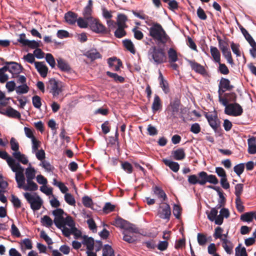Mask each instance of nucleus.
I'll list each match as a JSON object with an SVG mask.
<instances>
[{
    "mask_svg": "<svg viewBox=\"0 0 256 256\" xmlns=\"http://www.w3.org/2000/svg\"><path fill=\"white\" fill-rule=\"evenodd\" d=\"M25 198L30 204L34 211L39 210L43 204L42 200L36 193L26 192L24 194Z\"/></svg>",
    "mask_w": 256,
    "mask_h": 256,
    "instance_id": "nucleus-5",
    "label": "nucleus"
},
{
    "mask_svg": "<svg viewBox=\"0 0 256 256\" xmlns=\"http://www.w3.org/2000/svg\"><path fill=\"white\" fill-rule=\"evenodd\" d=\"M198 184L201 186L204 185L206 182L213 184H216L218 183V179L216 176L208 174L205 172H200L198 174Z\"/></svg>",
    "mask_w": 256,
    "mask_h": 256,
    "instance_id": "nucleus-6",
    "label": "nucleus"
},
{
    "mask_svg": "<svg viewBox=\"0 0 256 256\" xmlns=\"http://www.w3.org/2000/svg\"><path fill=\"white\" fill-rule=\"evenodd\" d=\"M108 63L109 66L115 71H118L122 66L120 60L114 57L109 58L108 60Z\"/></svg>",
    "mask_w": 256,
    "mask_h": 256,
    "instance_id": "nucleus-17",
    "label": "nucleus"
},
{
    "mask_svg": "<svg viewBox=\"0 0 256 256\" xmlns=\"http://www.w3.org/2000/svg\"><path fill=\"white\" fill-rule=\"evenodd\" d=\"M32 104L34 108H40L42 106L41 98L38 96H34L32 98Z\"/></svg>",
    "mask_w": 256,
    "mask_h": 256,
    "instance_id": "nucleus-50",
    "label": "nucleus"
},
{
    "mask_svg": "<svg viewBox=\"0 0 256 256\" xmlns=\"http://www.w3.org/2000/svg\"><path fill=\"white\" fill-rule=\"evenodd\" d=\"M32 141V152L34 154L38 150V148L40 146L41 142L36 138L31 140Z\"/></svg>",
    "mask_w": 256,
    "mask_h": 256,
    "instance_id": "nucleus-41",
    "label": "nucleus"
},
{
    "mask_svg": "<svg viewBox=\"0 0 256 256\" xmlns=\"http://www.w3.org/2000/svg\"><path fill=\"white\" fill-rule=\"evenodd\" d=\"M220 88H223L224 90H231L234 86L230 84V81L225 78H222L220 80Z\"/></svg>",
    "mask_w": 256,
    "mask_h": 256,
    "instance_id": "nucleus-33",
    "label": "nucleus"
},
{
    "mask_svg": "<svg viewBox=\"0 0 256 256\" xmlns=\"http://www.w3.org/2000/svg\"><path fill=\"white\" fill-rule=\"evenodd\" d=\"M153 192L158 198L162 199V201H164L167 198L166 193L160 188L155 186L153 188Z\"/></svg>",
    "mask_w": 256,
    "mask_h": 256,
    "instance_id": "nucleus-25",
    "label": "nucleus"
},
{
    "mask_svg": "<svg viewBox=\"0 0 256 256\" xmlns=\"http://www.w3.org/2000/svg\"><path fill=\"white\" fill-rule=\"evenodd\" d=\"M58 66L62 71L68 72L70 69L68 64L62 58H58L57 59Z\"/></svg>",
    "mask_w": 256,
    "mask_h": 256,
    "instance_id": "nucleus-30",
    "label": "nucleus"
},
{
    "mask_svg": "<svg viewBox=\"0 0 256 256\" xmlns=\"http://www.w3.org/2000/svg\"><path fill=\"white\" fill-rule=\"evenodd\" d=\"M150 35L156 40L162 44L168 40V36L162 26L158 24H152L148 29Z\"/></svg>",
    "mask_w": 256,
    "mask_h": 256,
    "instance_id": "nucleus-4",
    "label": "nucleus"
},
{
    "mask_svg": "<svg viewBox=\"0 0 256 256\" xmlns=\"http://www.w3.org/2000/svg\"><path fill=\"white\" fill-rule=\"evenodd\" d=\"M112 224L118 228L124 229V230H130L133 232H138V229L133 224L120 218H116Z\"/></svg>",
    "mask_w": 256,
    "mask_h": 256,
    "instance_id": "nucleus-8",
    "label": "nucleus"
},
{
    "mask_svg": "<svg viewBox=\"0 0 256 256\" xmlns=\"http://www.w3.org/2000/svg\"><path fill=\"white\" fill-rule=\"evenodd\" d=\"M45 58L46 62L49 64V65L52 67V68H54L55 67V60L53 56L51 54H46Z\"/></svg>",
    "mask_w": 256,
    "mask_h": 256,
    "instance_id": "nucleus-48",
    "label": "nucleus"
},
{
    "mask_svg": "<svg viewBox=\"0 0 256 256\" xmlns=\"http://www.w3.org/2000/svg\"><path fill=\"white\" fill-rule=\"evenodd\" d=\"M21 245L22 246H24L28 250H30L32 248V242L28 238H25L21 242Z\"/></svg>",
    "mask_w": 256,
    "mask_h": 256,
    "instance_id": "nucleus-63",
    "label": "nucleus"
},
{
    "mask_svg": "<svg viewBox=\"0 0 256 256\" xmlns=\"http://www.w3.org/2000/svg\"><path fill=\"white\" fill-rule=\"evenodd\" d=\"M210 50L212 56L216 62L220 63V54L218 49L214 46H211Z\"/></svg>",
    "mask_w": 256,
    "mask_h": 256,
    "instance_id": "nucleus-29",
    "label": "nucleus"
},
{
    "mask_svg": "<svg viewBox=\"0 0 256 256\" xmlns=\"http://www.w3.org/2000/svg\"><path fill=\"white\" fill-rule=\"evenodd\" d=\"M115 206L110 202H106L102 210L106 214L110 213L114 210Z\"/></svg>",
    "mask_w": 256,
    "mask_h": 256,
    "instance_id": "nucleus-55",
    "label": "nucleus"
},
{
    "mask_svg": "<svg viewBox=\"0 0 256 256\" xmlns=\"http://www.w3.org/2000/svg\"><path fill=\"white\" fill-rule=\"evenodd\" d=\"M35 68L42 78L47 76L48 68L44 62H34Z\"/></svg>",
    "mask_w": 256,
    "mask_h": 256,
    "instance_id": "nucleus-16",
    "label": "nucleus"
},
{
    "mask_svg": "<svg viewBox=\"0 0 256 256\" xmlns=\"http://www.w3.org/2000/svg\"><path fill=\"white\" fill-rule=\"evenodd\" d=\"M29 90L28 86L26 84H24L16 87V92L18 94H24L27 93Z\"/></svg>",
    "mask_w": 256,
    "mask_h": 256,
    "instance_id": "nucleus-38",
    "label": "nucleus"
},
{
    "mask_svg": "<svg viewBox=\"0 0 256 256\" xmlns=\"http://www.w3.org/2000/svg\"><path fill=\"white\" fill-rule=\"evenodd\" d=\"M51 84L50 92L54 96H57L62 92L61 88L58 86V82L54 80H50Z\"/></svg>",
    "mask_w": 256,
    "mask_h": 256,
    "instance_id": "nucleus-21",
    "label": "nucleus"
},
{
    "mask_svg": "<svg viewBox=\"0 0 256 256\" xmlns=\"http://www.w3.org/2000/svg\"><path fill=\"white\" fill-rule=\"evenodd\" d=\"M188 62L192 69L196 72L204 76H206L208 75V74L204 66L200 64L194 60H188Z\"/></svg>",
    "mask_w": 256,
    "mask_h": 256,
    "instance_id": "nucleus-13",
    "label": "nucleus"
},
{
    "mask_svg": "<svg viewBox=\"0 0 256 256\" xmlns=\"http://www.w3.org/2000/svg\"><path fill=\"white\" fill-rule=\"evenodd\" d=\"M86 56L92 60H94L101 58L100 54L96 50H91L86 53Z\"/></svg>",
    "mask_w": 256,
    "mask_h": 256,
    "instance_id": "nucleus-40",
    "label": "nucleus"
},
{
    "mask_svg": "<svg viewBox=\"0 0 256 256\" xmlns=\"http://www.w3.org/2000/svg\"><path fill=\"white\" fill-rule=\"evenodd\" d=\"M223 230L220 227H217L215 229V232L214 234V236L215 238H220L221 240L222 239L224 238H223V235L222 234V232Z\"/></svg>",
    "mask_w": 256,
    "mask_h": 256,
    "instance_id": "nucleus-61",
    "label": "nucleus"
},
{
    "mask_svg": "<svg viewBox=\"0 0 256 256\" xmlns=\"http://www.w3.org/2000/svg\"><path fill=\"white\" fill-rule=\"evenodd\" d=\"M148 56L150 61L156 64H162L166 60V56L164 49L156 46L148 50Z\"/></svg>",
    "mask_w": 256,
    "mask_h": 256,
    "instance_id": "nucleus-3",
    "label": "nucleus"
},
{
    "mask_svg": "<svg viewBox=\"0 0 256 256\" xmlns=\"http://www.w3.org/2000/svg\"><path fill=\"white\" fill-rule=\"evenodd\" d=\"M24 168L20 166L15 172L16 180L18 184V187L22 188L26 191H36L38 189V186L33 181V180H26L24 174Z\"/></svg>",
    "mask_w": 256,
    "mask_h": 256,
    "instance_id": "nucleus-2",
    "label": "nucleus"
},
{
    "mask_svg": "<svg viewBox=\"0 0 256 256\" xmlns=\"http://www.w3.org/2000/svg\"><path fill=\"white\" fill-rule=\"evenodd\" d=\"M126 20V17H118L116 26H118L119 28H124L126 26L125 22Z\"/></svg>",
    "mask_w": 256,
    "mask_h": 256,
    "instance_id": "nucleus-58",
    "label": "nucleus"
},
{
    "mask_svg": "<svg viewBox=\"0 0 256 256\" xmlns=\"http://www.w3.org/2000/svg\"><path fill=\"white\" fill-rule=\"evenodd\" d=\"M198 244L200 246H204L206 244L208 239L206 235L201 233H198L197 235Z\"/></svg>",
    "mask_w": 256,
    "mask_h": 256,
    "instance_id": "nucleus-42",
    "label": "nucleus"
},
{
    "mask_svg": "<svg viewBox=\"0 0 256 256\" xmlns=\"http://www.w3.org/2000/svg\"><path fill=\"white\" fill-rule=\"evenodd\" d=\"M222 55L224 56L226 58V59L227 60V62L231 64H234L231 52L230 51V50H228L226 51H224L222 52Z\"/></svg>",
    "mask_w": 256,
    "mask_h": 256,
    "instance_id": "nucleus-59",
    "label": "nucleus"
},
{
    "mask_svg": "<svg viewBox=\"0 0 256 256\" xmlns=\"http://www.w3.org/2000/svg\"><path fill=\"white\" fill-rule=\"evenodd\" d=\"M39 166L42 167L48 172H52L54 169V166L45 160L40 162Z\"/></svg>",
    "mask_w": 256,
    "mask_h": 256,
    "instance_id": "nucleus-46",
    "label": "nucleus"
},
{
    "mask_svg": "<svg viewBox=\"0 0 256 256\" xmlns=\"http://www.w3.org/2000/svg\"><path fill=\"white\" fill-rule=\"evenodd\" d=\"M242 32L245 37L246 39L248 42L250 44H254V42H255L252 36L249 34L248 32L244 29V28H242L241 29Z\"/></svg>",
    "mask_w": 256,
    "mask_h": 256,
    "instance_id": "nucleus-56",
    "label": "nucleus"
},
{
    "mask_svg": "<svg viewBox=\"0 0 256 256\" xmlns=\"http://www.w3.org/2000/svg\"><path fill=\"white\" fill-rule=\"evenodd\" d=\"M248 152L250 154L256 153V140L254 137L248 139Z\"/></svg>",
    "mask_w": 256,
    "mask_h": 256,
    "instance_id": "nucleus-26",
    "label": "nucleus"
},
{
    "mask_svg": "<svg viewBox=\"0 0 256 256\" xmlns=\"http://www.w3.org/2000/svg\"><path fill=\"white\" fill-rule=\"evenodd\" d=\"M65 201L70 205L74 206L76 203V200L74 196L69 193H66L64 195Z\"/></svg>",
    "mask_w": 256,
    "mask_h": 256,
    "instance_id": "nucleus-54",
    "label": "nucleus"
},
{
    "mask_svg": "<svg viewBox=\"0 0 256 256\" xmlns=\"http://www.w3.org/2000/svg\"><path fill=\"white\" fill-rule=\"evenodd\" d=\"M7 64H10V72L13 75V78H14V75H18L22 72V67L18 63L10 62V63H7Z\"/></svg>",
    "mask_w": 256,
    "mask_h": 256,
    "instance_id": "nucleus-15",
    "label": "nucleus"
},
{
    "mask_svg": "<svg viewBox=\"0 0 256 256\" xmlns=\"http://www.w3.org/2000/svg\"><path fill=\"white\" fill-rule=\"evenodd\" d=\"M209 124L214 130H216L220 126V121L216 114L206 113L205 114Z\"/></svg>",
    "mask_w": 256,
    "mask_h": 256,
    "instance_id": "nucleus-14",
    "label": "nucleus"
},
{
    "mask_svg": "<svg viewBox=\"0 0 256 256\" xmlns=\"http://www.w3.org/2000/svg\"><path fill=\"white\" fill-rule=\"evenodd\" d=\"M89 26L90 29L96 33H102L105 32L104 26L94 17H88Z\"/></svg>",
    "mask_w": 256,
    "mask_h": 256,
    "instance_id": "nucleus-12",
    "label": "nucleus"
},
{
    "mask_svg": "<svg viewBox=\"0 0 256 256\" xmlns=\"http://www.w3.org/2000/svg\"><path fill=\"white\" fill-rule=\"evenodd\" d=\"M230 216V212L228 208H222L220 210V214L217 216L215 224L218 225H221L224 220V218H228Z\"/></svg>",
    "mask_w": 256,
    "mask_h": 256,
    "instance_id": "nucleus-19",
    "label": "nucleus"
},
{
    "mask_svg": "<svg viewBox=\"0 0 256 256\" xmlns=\"http://www.w3.org/2000/svg\"><path fill=\"white\" fill-rule=\"evenodd\" d=\"M0 158L6 161L8 164L13 172H16L21 165L11 157L6 151L0 150Z\"/></svg>",
    "mask_w": 256,
    "mask_h": 256,
    "instance_id": "nucleus-10",
    "label": "nucleus"
},
{
    "mask_svg": "<svg viewBox=\"0 0 256 256\" xmlns=\"http://www.w3.org/2000/svg\"><path fill=\"white\" fill-rule=\"evenodd\" d=\"M218 46L222 52L230 50L228 44L226 42L222 40L220 38H218Z\"/></svg>",
    "mask_w": 256,
    "mask_h": 256,
    "instance_id": "nucleus-49",
    "label": "nucleus"
},
{
    "mask_svg": "<svg viewBox=\"0 0 256 256\" xmlns=\"http://www.w3.org/2000/svg\"><path fill=\"white\" fill-rule=\"evenodd\" d=\"M244 185L242 184H238L235 186V192L234 194L236 196V198H240L243 191Z\"/></svg>",
    "mask_w": 256,
    "mask_h": 256,
    "instance_id": "nucleus-52",
    "label": "nucleus"
},
{
    "mask_svg": "<svg viewBox=\"0 0 256 256\" xmlns=\"http://www.w3.org/2000/svg\"><path fill=\"white\" fill-rule=\"evenodd\" d=\"M52 214L54 216V220L46 215L41 218L40 222L43 226L50 228L54 223L66 237H69L77 231L72 218L65 213L62 209L56 208L52 211Z\"/></svg>",
    "mask_w": 256,
    "mask_h": 256,
    "instance_id": "nucleus-1",
    "label": "nucleus"
},
{
    "mask_svg": "<svg viewBox=\"0 0 256 256\" xmlns=\"http://www.w3.org/2000/svg\"><path fill=\"white\" fill-rule=\"evenodd\" d=\"M162 108L160 99L158 95L155 94L152 108L153 112H156Z\"/></svg>",
    "mask_w": 256,
    "mask_h": 256,
    "instance_id": "nucleus-31",
    "label": "nucleus"
},
{
    "mask_svg": "<svg viewBox=\"0 0 256 256\" xmlns=\"http://www.w3.org/2000/svg\"><path fill=\"white\" fill-rule=\"evenodd\" d=\"M92 1L89 0L83 11L84 16H91L92 14Z\"/></svg>",
    "mask_w": 256,
    "mask_h": 256,
    "instance_id": "nucleus-39",
    "label": "nucleus"
},
{
    "mask_svg": "<svg viewBox=\"0 0 256 256\" xmlns=\"http://www.w3.org/2000/svg\"><path fill=\"white\" fill-rule=\"evenodd\" d=\"M36 170L35 169L31 166H30L26 169V180H34L36 177Z\"/></svg>",
    "mask_w": 256,
    "mask_h": 256,
    "instance_id": "nucleus-32",
    "label": "nucleus"
},
{
    "mask_svg": "<svg viewBox=\"0 0 256 256\" xmlns=\"http://www.w3.org/2000/svg\"><path fill=\"white\" fill-rule=\"evenodd\" d=\"M244 164L241 163L235 166L234 168V172L236 174L240 176L244 172Z\"/></svg>",
    "mask_w": 256,
    "mask_h": 256,
    "instance_id": "nucleus-51",
    "label": "nucleus"
},
{
    "mask_svg": "<svg viewBox=\"0 0 256 256\" xmlns=\"http://www.w3.org/2000/svg\"><path fill=\"white\" fill-rule=\"evenodd\" d=\"M180 104V102L177 98L170 102V104L168 106L166 109L168 118L172 120L176 118V115L179 112Z\"/></svg>",
    "mask_w": 256,
    "mask_h": 256,
    "instance_id": "nucleus-7",
    "label": "nucleus"
},
{
    "mask_svg": "<svg viewBox=\"0 0 256 256\" xmlns=\"http://www.w3.org/2000/svg\"><path fill=\"white\" fill-rule=\"evenodd\" d=\"M168 54L170 63L175 62L178 60L177 52L174 48H170L168 52Z\"/></svg>",
    "mask_w": 256,
    "mask_h": 256,
    "instance_id": "nucleus-34",
    "label": "nucleus"
},
{
    "mask_svg": "<svg viewBox=\"0 0 256 256\" xmlns=\"http://www.w3.org/2000/svg\"><path fill=\"white\" fill-rule=\"evenodd\" d=\"M171 215V210L168 204L162 202L159 206L158 216L162 219L169 220Z\"/></svg>",
    "mask_w": 256,
    "mask_h": 256,
    "instance_id": "nucleus-11",
    "label": "nucleus"
},
{
    "mask_svg": "<svg viewBox=\"0 0 256 256\" xmlns=\"http://www.w3.org/2000/svg\"><path fill=\"white\" fill-rule=\"evenodd\" d=\"M208 219L211 222H216L217 218L218 211L216 208H212L210 212H206Z\"/></svg>",
    "mask_w": 256,
    "mask_h": 256,
    "instance_id": "nucleus-37",
    "label": "nucleus"
},
{
    "mask_svg": "<svg viewBox=\"0 0 256 256\" xmlns=\"http://www.w3.org/2000/svg\"><path fill=\"white\" fill-rule=\"evenodd\" d=\"M102 256H114V250L108 244H105L102 248Z\"/></svg>",
    "mask_w": 256,
    "mask_h": 256,
    "instance_id": "nucleus-35",
    "label": "nucleus"
},
{
    "mask_svg": "<svg viewBox=\"0 0 256 256\" xmlns=\"http://www.w3.org/2000/svg\"><path fill=\"white\" fill-rule=\"evenodd\" d=\"M10 143L12 150L14 151V152H20L19 144L15 138H12Z\"/></svg>",
    "mask_w": 256,
    "mask_h": 256,
    "instance_id": "nucleus-44",
    "label": "nucleus"
},
{
    "mask_svg": "<svg viewBox=\"0 0 256 256\" xmlns=\"http://www.w3.org/2000/svg\"><path fill=\"white\" fill-rule=\"evenodd\" d=\"M243 109L238 103L230 104L226 108H225L224 113L228 116H238L242 114Z\"/></svg>",
    "mask_w": 256,
    "mask_h": 256,
    "instance_id": "nucleus-9",
    "label": "nucleus"
},
{
    "mask_svg": "<svg viewBox=\"0 0 256 256\" xmlns=\"http://www.w3.org/2000/svg\"><path fill=\"white\" fill-rule=\"evenodd\" d=\"M86 18L84 19L81 17H79V18L76 20L78 25L81 28H86L88 26H89V22H88V17H86Z\"/></svg>",
    "mask_w": 256,
    "mask_h": 256,
    "instance_id": "nucleus-45",
    "label": "nucleus"
},
{
    "mask_svg": "<svg viewBox=\"0 0 256 256\" xmlns=\"http://www.w3.org/2000/svg\"><path fill=\"white\" fill-rule=\"evenodd\" d=\"M137 233L128 230H124L122 232L123 240L128 243H132L136 240L137 238L135 234Z\"/></svg>",
    "mask_w": 256,
    "mask_h": 256,
    "instance_id": "nucleus-18",
    "label": "nucleus"
},
{
    "mask_svg": "<svg viewBox=\"0 0 256 256\" xmlns=\"http://www.w3.org/2000/svg\"><path fill=\"white\" fill-rule=\"evenodd\" d=\"M200 126L198 123H194L192 124L190 130L194 134H198L200 132Z\"/></svg>",
    "mask_w": 256,
    "mask_h": 256,
    "instance_id": "nucleus-64",
    "label": "nucleus"
},
{
    "mask_svg": "<svg viewBox=\"0 0 256 256\" xmlns=\"http://www.w3.org/2000/svg\"><path fill=\"white\" fill-rule=\"evenodd\" d=\"M240 246H238L236 248V255L235 256H248L246 249L244 247L240 248Z\"/></svg>",
    "mask_w": 256,
    "mask_h": 256,
    "instance_id": "nucleus-53",
    "label": "nucleus"
},
{
    "mask_svg": "<svg viewBox=\"0 0 256 256\" xmlns=\"http://www.w3.org/2000/svg\"><path fill=\"white\" fill-rule=\"evenodd\" d=\"M0 113L9 117L20 118V113L12 108H8L5 112H0Z\"/></svg>",
    "mask_w": 256,
    "mask_h": 256,
    "instance_id": "nucleus-28",
    "label": "nucleus"
},
{
    "mask_svg": "<svg viewBox=\"0 0 256 256\" xmlns=\"http://www.w3.org/2000/svg\"><path fill=\"white\" fill-rule=\"evenodd\" d=\"M122 169L128 174H130L132 172V166L131 164L127 162L122 163Z\"/></svg>",
    "mask_w": 256,
    "mask_h": 256,
    "instance_id": "nucleus-60",
    "label": "nucleus"
},
{
    "mask_svg": "<svg viewBox=\"0 0 256 256\" xmlns=\"http://www.w3.org/2000/svg\"><path fill=\"white\" fill-rule=\"evenodd\" d=\"M82 203L87 208H91L92 205V201L88 196H84L82 198Z\"/></svg>",
    "mask_w": 256,
    "mask_h": 256,
    "instance_id": "nucleus-62",
    "label": "nucleus"
},
{
    "mask_svg": "<svg viewBox=\"0 0 256 256\" xmlns=\"http://www.w3.org/2000/svg\"><path fill=\"white\" fill-rule=\"evenodd\" d=\"M254 212H246L240 216V220L245 222H251L254 219Z\"/></svg>",
    "mask_w": 256,
    "mask_h": 256,
    "instance_id": "nucleus-36",
    "label": "nucleus"
},
{
    "mask_svg": "<svg viewBox=\"0 0 256 256\" xmlns=\"http://www.w3.org/2000/svg\"><path fill=\"white\" fill-rule=\"evenodd\" d=\"M174 159L178 160H184L186 157L184 150L182 148H178L172 152Z\"/></svg>",
    "mask_w": 256,
    "mask_h": 256,
    "instance_id": "nucleus-23",
    "label": "nucleus"
},
{
    "mask_svg": "<svg viewBox=\"0 0 256 256\" xmlns=\"http://www.w3.org/2000/svg\"><path fill=\"white\" fill-rule=\"evenodd\" d=\"M123 44L124 46L132 54L135 52L134 46L131 40H124Z\"/></svg>",
    "mask_w": 256,
    "mask_h": 256,
    "instance_id": "nucleus-43",
    "label": "nucleus"
},
{
    "mask_svg": "<svg viewBox=\"0 0 256 256\" xmlns=\"http://www.w3.org/2000/svg\"><path fill=\"white\" fill-rule=\"evenodd\" d=\"M12 156L19 162H22L24 164H26L28 162V159L26 155L22 154L20 152H14L12 153Z\"/></svg>",
    "mask_w": 256,
    "mask_h": 256,
    "instance_id": "nucleus-27",
    "label": "nucleus"
},
{
    "mask_svg": "<svg viewBox=\"0 0 256 256\" xmlns=\"http://www.w3.org/2000/svg\"><path fill=\"white\" fill-rule=\"evenodd\" d=\"M82 244L86 246V251H92L94 248V240L91 237L87 236H82Z\"/></svg>",
    "mask_w": 256,
    "mask_h": 256,
    "instance_id": "nucleus-20",
    "label": "nucleus"
},
{
    "mask_svg": "<svg viewBox=\"0 0 256 256\" xmlns=\"http://www.w3.org/2000/svg\"><path fill=\"white\" fill-rule=\"evenodd\" d=\"M222 246L228 254H231L232 252L233 244L228 240L224 238L222 239Z\"/></svg>",
    "mask_w": 256,
    "mask_h": 256,
    "instance_id": "nucleus-22",
    "label": "nucleus"
},
{
    "mask_svg": "<svg viewBox=\"0 0 256 256\" xmlns=\"http://www.w3.org/2000/svg\"><path fill=\"white\" fill-rule=\"evenodd\" d=\"M34 154H36V158L40 160V162L44 160L46 158V154L42 149L38 150L36 152H34Z\"/></svg>",
    "mask_w": 256,
    "mask_h": 256,
    "instance_id": "nucleus-57",
    "label": "nucleus"
},
{
    "mask_svg": "<svg viewBox=\"0 0 256 256\" xmlns=\"http://www.w3.org/2000/svg\"><path fill=\"white\" fill-rule=\"evenodd\" d=\"M106 74L110 78H112L116 82H122L124 80V77L119 76L118 74L115 73L111 72H107Z\"/></svg>",
    "mask_w": 256,
    "mask_h": 256,
    "instance_id": "nucleus-47",
    "label": "nucleus"
},
{
    "mask_svg": "<svg viewBox=\"0 0 256 256\" xmlns=\"http://www.w3.org/2000/svg\"><path fill=\"white\" fill-rule=\"evenodd\" d=\"M164 164L168 166L174 172H176L180 169V165L177 162H173L169 160L164 159L163 160Z\"/></svg>",
    "mask_w": 256,
    "mask_h": 256,
    "instance_id": "nucleus-24",
    "label": "nucleus"
}]
</instances>
